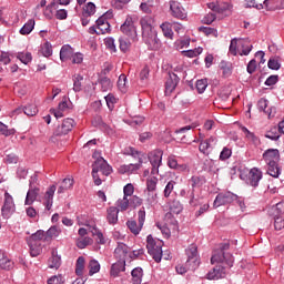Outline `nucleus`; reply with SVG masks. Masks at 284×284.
I'll return each instance as SVG.
<instances>
[{
    "instance_id": "29",
    "label": "nucleus",
    "mask_w": 284,
    "mask_h": 284,
    "mask_svg": "<svg viewBox=\"0 0 284 284\" xmlns=\"http://www.w3.org/2000/svg\"><path fill=\"white\" fill-rule=\"evenodd\" d=\"M131 283L133 284H141L143 283V268L142 267H135L131 271Z\"/></svg>"
},
{
    "instance_id": "16",
    "label": "nucleus",
    "mask_w": 284,
    "mask_h": 284,
    "mask_svg": "<svg viewBox=\"0 0 284 284\" xmlns=\"http://www.w3.org/2000/svg\"><path fill=\"white\" fill-rule=\"evenodd\" d=\"M97 168L98 172H102L104 176H110L112 174V168L108 164V161L103 158H98L92 165V169Z\"/></svg>"
},
{
    "instance_id": "64",
    "label": "nucleus",
    "mask_w": 284,
    "mask_h": 284,
    "mask_svg": "<svg viewBox=\"0 0 284 284\" xmlns=\"http://www.w3.org/2000/svg\"><path fill=\"white\" fill-rule=\"evenodd\" d=\"M104 45L111 52H116V44L114 43V38H105Z\"/></svg>"
},
{
    "instance_id": "52",
    "label": "nucleus",
    "mask_w": 284,
    "mask_h": 284,
    "mask_svg": "<svg viewBox=\"0 0 284 284\" xmlns=\"http://www.w3.org/2000/svg\"><path fill=\"white\" fill-rule=\"evenodd\" d=\"M118 88L120 92H128V77L125 74H121L118 80Z\"/></svg>"
},
{
    "instance_id": "44",
    "label": "nucleus",
    "mask_w": 284,
    "mask_h": 284,
    "mask_svg": "<svg viewBox=\"0 0 284 284\" xmlns=\"http://www.w3.org/2000/svg\"><path fill=\"white\" fill-rule=\"evenodd\" d=\"M241 130L245 134L248 141H252V143H254L255 145H258V143H261V141L258 140V136H256V134H254L253 132L248 131L247 128L242 126Z\"/></svg>"
},
{
    "instance_id": "6",
    "label": "nucleus",
    "mask_w": 284,
    "mask_h": 284,
    "mask_svg": "<svg viewBox=\"0 0 284 284\" xmlns=\"http://www.w3.org/2000/svg\"><path fill=\"white\" fill-rule=\"evenodd\" d=\"M185 254L187 256L186 265L192 270H196L201 263L199 261V246H196V244L189 245L185 250Z\"/></svg>"
},
{
    "instance_id": "41",
    "label": "nucleus",
    "mask_w": 284,
    "mask_h": 284,
    "mask_svg": "<svg viewBox=\"0 0 284 284\" xmlns=\"http://www.w3.org/2000/svg\"><path fill=\"white\" fill-rule=\"evenodd\" d=\"M267 174H270V176H273V179H278V176H281V168H278V163L267 164Z\"/></svg>"
},
{
    "instance_id": "26",
    "label": "nucleus",
    "mask_w": 284,
    "mask_h": 284,
    "mask_svg": "<svg viewBox=\"0 0 284 284\" xmlns=\"http://www.w3.org/2000/svg\"><path fill=\"white\" fill-rule=\"evenodd\" d=\"M121 272H125V260H118L112 264L110 274L113 278H116Z\"/></svg>"
},
{
    "instance_id": "8",
    "label": "nucleus",
    "mask_w": 284,
    "mask_h": 284,
    "mask_svg": "<svg viewBox=\"0 0 284 284\" xmlns=\"http://www.w3.org/2000/svg\"><path fill=\"white\" fill-rule=\"evenodd\" d=\"M149 161L152 165L151 174L156 176V174H159V168H161V164L163 163V151H152L149 154Z\"/></svg>"
},
{
    "instance_id": "21",
    "label": "nucleus",
    "mask_w": 284,
    "mask_h": 284,
    "mask_svg": "<svg viewBox=\"0 0 284 284\" xmlns=\"http://www.w3.org/2000/svg\"><path fill=\"white\" fill-rule=\"evenodd\" d=\"M54 192H57V185H51L47 192H45V195H44V206H45V210L50 211L52 210V205L54 203Z\"/></svg>"
},
{
    "instance_id": "7",
    "label": "nucleus",
    "mask_w": 284,
    "mask_h": 284,
    "mask_svg": "<svg viewBox=\"0 0 284 284\" xmlns=\"http://www.w3.org/2000/svg\"><path fill=\"white\" fill-rule=\"evenodd\" d=\"M17 211V206L14 205V199L11 196L10 193H4V201L1 207V214L3 219H10L12 213Z\"/></svg>"
},
{
    "instance_id": "40",
    "label": "nucleus",
    "mask_w": 284,
    "mask_h": 284,
    "mask_svg": "<svg viewBox=\"0 0 284 284\" xmlns=\"http://www.w3.org/2000/svg\"><path fill=\"white\" fill-rule=\"evenodd\" d=\"M170 212L173 214H181L183 212V204H181V201L173 200L169 203Z\"/></svg>"
},
{
    "instance_id": "55",
    "label": "nucleus",
    "mask_w": 284,
    "mask_h": 284,
    "mask_svg": "<svg viewBox=\"0 0 284 284\" xmlns=\"http://www.w3.org/2000/svg\"><path fill=\"white\" fill-rule=\"evenodd\" d=\"M203 53V48L199 47L195 48L194 50H186V51H182V54H184V57H187L189 59H194V57H199V54Z\"/></svg>"
},
{
    "instance_id": "15",
    "label": "nucleus",
    "mask_w": 284,
    "mask_h": 284,
    "mask_svg": "<svg viewBox=\"0 0 284 284\" xmlns=\"http://www.w3.org/2000/svg\"><path fill=\"white\" fill-rule=\"evenodd\" d=\"M263 179V171H261L258 168H253L248 172V181L247 184L252 187H258V183H261V180Z\"/></svg>"
},
{
    "instance_id": "38",
    "label": "nucleus",
    "mask_w": 284,
    "mask_h": 284,
    "mask_svg": "<svg viewBox=\"0 0 284 284\" xmlns=\"http://www.w3.org/2000/svg\"><path fill=\"white\" fill-rule=\"evenodd\" d=\"M101 272V264L97 260H91L89 262V276H94Z\"/></svg>"
},
{
    "instance_id": "28",
    "label": "nucleus",
    "mask_w": 284,
    "mask_h": 284,
    "mask_svg": "<svg viewBox=\"0 0 284 284\" xmlns=\"http://www.w3.org/2000/svg\"><path fill=\"white\" fill-rule=\"evenodd\" d=\"M179 75L175 73H169V79L165 83L166 92H174V90H176V85H179Z\"/></svg>"
},
{
    "instance_id": "19",
    "label": "nucleus",
    "mask_w": 284,
    "mask_h": 284,
    "mask_svg": "<svg viewBox=\"0 0 284 284\" xmlns=\"http://www.w3.org/2000/svg\"><path fill=\"white\" fill-rule=\"evenodd\" d=\"M168 165L171 170H175L176 172H190L187 164H179V160H176L174 155L169 156Z\"/></svg>"
},
{
    "instance_id": "32",
    "label": "nucleus",
    "mask_w": 284,
    "mask_h": 284,
    "mask_svg": "<svg viewBox=\"0 0 284 284\" xmlns=\"http://www.w3.org/2000/svg\"><path fill=\"white\" fill-rule=\"evenodd\" d=\"M115 207L118 212H128L130 210V200L129 197L123 196L115 202Z\"/></svg>"
},
{
    "instance_id": "53",
    "label": "nucleus",
    "mask_w": 284,
    "mask_h": 284,
    "mask_svg": "<svg viewBox=\"0 0 284 284\" xmlns=\"http://www.w3.org/2000/svg\"><path fill=\"white\" fill-rule=\"evenodd\" d=\"M97 12V6L93 2H89L84 8L82 12V17H92Z\"/></svg>"
},
{
    "instance_id": "18",
    "label": "nucleus",
    "mask_w": 284,
    "mask_h": 284,
    "mask_svg": "<svg viewBox=\"0 0 284 284\" xmlns=\"http://www.w3.org/2000/svg\"><path fill=\"white\" fill-rule=\"evenodd\" d=\"M190 183H191V187H192V191L190 192V195H189V203L190 205H192L193 207L196 206L195 202H194V190H196V187H201V185H203V179L199 178V176H192L190 179Z\"/></svg>"
},
{
    "instance_id": "23",
    "label": "nucleus",
    "mask_w": 284,
    "mask_h": 284,
    "mask_svg": "<svg viewBox=\"0 0 284 284\" xmlns=\"http://www.w3.org/2000/svg\"><path fill=\"white\" fill-rule=\"evenodd\" d=\"M129 252L130 247H128L125 243H118V246L114 250V256L118 258V261H125Z\"/></svg>"
},
{
    "instance_id": "36",
    "label": "nucleus",
    "mask_w": 284,
    "mask_h": 284,
    "mask_svg": "<svg viewBox=\"0 0 284 284\" xmlns=\"http://www.w3.org/2000/svg\"><path fill=\"white\" fill-rule=\"evenodd\" d=\"M27 243L29 245L31 256L37 257L41 254V243L32 241H27Z\"/></svg>"
},
{
    "instance_id": "61",
    "label": "nucleus",
    "mask_w": 284,
    "mask_h": 284,
    "mask_svg": "<svg viewBox=\"0 0 284 284\" xmlns=\"http://www.w3.org/2000/svg\"><path fill=\"white\" fill-rule=\"evenodd\" d=\"M195 87L199 94H203L207 90V79L197 80Z\"/></svg>"
},
{
    "instance_id": "10",
    "label": "nucleus",
    "mask_w": 284,
    "mask_h": 284,
    "mask_svg": "<svg viewBox=\"0 0 284 284\" xmlns=\"http://www.w3.org/2000/svg\"><path fill=\"white\" fill-rule=\"evenodd\" d=\"M170 10L174 19H185L187 17V12H185V8H183L181 2L179 1L171 0Z\"/></svg>"
},
{
    "instance_id": "30",
    "label": "nucleus",
    "mask_w": 284,
    "mask_h": 284,
    "mask_svg": "<svg viewBox=\"0 0 284 284\" xmlns=\"http://www.w3.org/2000/svg\"><path fill=\"white\" fill-rule=\"evenodd\" d=\"M239 45L242 48V52H240L241 57H247L252 52L253 47L248 39H239Z\"/></svg>"
},
{
    "instance_id": "39",
    "label": "nucleus",
    "mask_w": 284,
    "mask_h": 284,
    "mask_svg": "<svg viewBox=\"0 0 284 284\" xmlns=\"http://www.w3.org/2000/svg\"><path fill=\"white\" fill-rule=\"evenodd\" d=\"M34 26H36V22H34V19H30L28 20L23 27L20 29V34H30V32H32L34 30Z\"/></svg>"
},
{
    "instance_id": "1",
    "label": "nucleus",
    "mask_w": 284,
    "mask_h": 284,
    "mask_svg": "<svg viewBox=\"0 0 284 284\" xmlns=\"http://www.w3.org/2000/svg\"><path fill=\"white\" fill-rule=\"evenodd\" d=\"M143 42L149 47V50H159L161 40H159L156 30H154V18L145 16L140 19Z\"/></svg>"
},
{
    "instance_id": "63",
    "label": "nucleus",
    "mask_w": 284,
    "mask_h": 284,
    "mask_svg": "<svg viewBox=\"0 0 284 284\" xmlns=\"http://www.w3.org/2000/svg\"><path fill=\"white\" fill-rule=\"evenodd\" d=\"M81 81H83V77L81 74L74 75V79H73L74 92H81Z\"/></svg>"
},
{
    "instance_id": "51",
    "label": "nucleus",
    "mask_w": 284,
    "mask_h": 284,
    "mask_svg": "<svg viewBox=\"0 0 284 284\" xmlns=\"http://www.w3.org/2000/svg\"><path fill=\"white\" fill-rule=\"evenodd\" d=\"M41 54L44 55L47 59L52 57L53 51H52V43L50 42H45L41 45V50H40Z\"/></svg>"
},
{
    "instance_id": "60",
    "label": "nucleus",
    "mask_w": 284,
    "mask_h": 284,
    "mask_svg": "<svg viewBox=\"0 0 284 284\" xmlns=\"http://www.w3.org/2000/svg\"><path fill=\"white\" fill-rule=\"evenodd\" d=\"M119 43L121 52H128L132 47V42H130V40H128L126 38H120Z\"/></svg>"
},
{
    "instance_id": "17",
    "label": "nucleus",
    "mask_w": 284,
    "mask_h": 284,
    "mask_svg": "<svg viewBox=\"0 0 284 284\" xmlns=\"http://www.w3.org/2000/svg\"><path fill=\"white\" fill-rule=\"evenodd\" d=\"M124 154L126 156H132V159H136L138 163H145V161H148V155H145V153L138 151L132 146L124 149Z\"/></svg>"
},
{
    "instance_id": "4",
    "label": "nucleus",
    "mask_w": 284,
    "mask_h": 284,
    "mask_svg": "<svg viewBox=\"0 0 284 284\" xmlns=\"http://www.w3.org/2000/svg\"><path fill=\"white\" fill-rule=\"evenodd\" d=\"M235 201H239V195L226 191L219 193L214 200L213 207H221L223 205H230L234 203Z\"/></svg>"
},
{
    "instance_id": "20",
    "label": "nucleus",
    "mask_w": 284,
    "mask_h": 284,
    "mask_svg": "<svg viewBox=\"0 0 284 284\" xmlns=\"http://www.w3.org/2000/svg\"><path fill=\"white\" fill-rule=\"evenodd\" d=\"M143 166V163L138 162L135 164H122L119 166L118 172L119 174H134V172H138V170H141Z\"/></svg>"
},
{
    "instance_id": "42",
    "label": "nucleus",
    "mask_w": 284,
    "mask_h": 284,
    "mask_svg": "<svg viewBox=\"0 0 284 284\" xmlns=\"http://www.w3.org/2000/svg\"><path fill=\"white\" fill-rule=\"evenodd\" d=\"M83 270H85V257L80 256L78 257L77 264H75L77 276H83Z\"/></svg>"
},
{
    "instance_id": "3",
    "label": "nucleus",
    "mask_w": 284,
    "mask_h": 284,
    "mask_svg": "<svg viewBox=\"0 0 284 284\" xmlns=\"http://www.w3.org/2000/svg\"><path fill=\"white\" fill-rule=\"evenodd\" d=\"M122 33L129 37L131 41H139V33L136 32V26L132 17L128 16L124 23L120 27Z\"/></svg>"
},
{
    "instance_id": "49",
    "label": "nucleus",
    "mask_w": 284,
    "mask_h": 284,
    "mask_svg": "<svg viewBox=\"0 0 284 284\" xmlns=\"http://www.w3.org/2000/svg\"><path fill=\"white\" fill-rule=\"evenodd\" d=\"M146 203L149 205H156V203H159V194H156V191H146Z\"/></svg>"
},
{
    "instance_id": "13",
    "label": "nucleus",
    "mask_w": 284,
    "mask_h": 284,
    "mask_svg": "<svg viewBox=\"0 0 284 284\" xmlns=\"http://www.w3.org/2000/svg\"><path fill=\"white\" fill-rule=\"evenodd\" d=\"M263 159L266 165H273L281 161V153L278 152V149H268L263 153Z\"/></svg>"
},
{
    "instance_id": "5",
    "label": "nucleus",
    "mask_w": 284,
    "mask_h": 284,
    "mask_svg": "<svg viewBox=\"0 0 284 284\" xmlns=\"http://www.w3.org/2000/svg\"><path fill=\"white\" fill-rule=\"evenodd\" d=\"M212 265L216 263H223L224 265H227V267H232L234 265V256H232L231 253L227 252H221L219 250L214 251L212 257H211Z\"/></svg>"
},
{
    "instance_id": "47",
    "label": "nucleus",
    "mask_w": 284,
    "mask_h": 284,
    "mask_svg": "<svg viewBox=\"0 0 284 284\" xmlns=\"http://www.w3.org/2000/svg\"><path fill=\"white\" fill-rule=\"evenodd\" d=\"M159 184V179L156 176H151L146 180V192H156V185Z\"/></svg>"
},
{
    "instance_id": "2",
    "label": "nucleus",
    "mask_w": 284,
    "mask_h": 284,
    "mask_svg": "<svg viewBox=\"0 0 284 284\" xmlns=\"http://www.w3.org/2000/svg\"><path fill=\"white\" fill-rule=\"evenodd\" d=\"M146 250L155 261V263H161V258H163V241L160 239H154L152 235H148L146 237Z\"/></svg>"
},
{
    "instance_id": "45",
    "label": "nucleus",
    "mask_w": 284,
    "mask_h": 284,
    "mask_svg": "<svg viewBox=\"0 0 284 284\" xmlns=\"http://www.w3.org/2000/svg\"><path fill=\"white\" fill-rule=\"evenodd\" d=\"M257 109L260 110V112H265L266 114H268V116H272V110H274V112L276 111L275 108L270 109L271 111H266L267 110V100L265 98H262L258 100Z\"/></svg>"
},
{
    "instance_id": "33",
    "label": "nucleus",
    "mask_w": 284,
    "mask_h": 284,
    "mask_svg": "<svg viewBox=\"0 0 284 284\" xmlns=\"http://www.w3.org/2000/svg\"><path fill=\"white\" fill-rule=\"evenodd\" d=\"M37 196H39V189L30 187L27 192L24 204L32 205L37 201Z\"/></svg>"
},
{
    "instance_id": "58",
    "label": "nucleus",
    "mask_w": 284,
    "mask_h": 284,
    "mask_svg": "<svg viewBox=\"0 0 284 284\" xmlns=\"http://www.w3.org/2000/svg\"><path fill=\"white\" fill-rule=\"evenodd\" d=\"M14 92L21 99L22 97H26V94H28V87L21 83H17L14 85Z\"/></svg>"
},
{
    "instance_id": "62",
    "label": "nucleus",
    "mask_w": 284,
    "mask_h": 284,
    "mask_svg": "<svg viewBox=\"0 0 284 284\" xmlns=\"http://www.w3.org/2000/svg\"><path fill=\"white\" fill-rule=\"evenodd\" d=\"M45 234L49 239H57L59 234H61V229L58 226H51Z\"/></svg>"
},
{
    "instance_id": "37",
    "label": "nucleus",
    "mask_w": 284,
    "mask_h": 284,
    "mask_svg": "<svg viewBox=\"0 0 284 284\" xmlns=\"http://www.w3.org/2000/svg\"><path fill=\"white\" fill-rule=\"evenodd\" d=\"M160 28L166 39H174V31H172V24L170 22L162 23Z\"/></svg>"
},
{
    "instance_id": "48",
    "label": "nucleus",
    "mask_w": 284,
    "mask_h": 284,
    "mask_svg": "<svg viewBox=\"0 0 284 284\" xmlns=\"http://www.w3.org/2000/svg\"><path fill=\"white\" fill-rule=\"evenodd\" d=\"M43 239H45V231L39 230L36 233H33L31 236L27 237V241L39 243V241H43Z\"/></svg>"
},
{
    "instance_id": "35",
    "label": "nucleus",
    "mask_w": 284,
    "mask_h": 284,
    "mask_svg": "<svg viewBox=\"0 0 284 284\" xmlns=\"http://www.w3.org/2000/svg\"><path fill=\"white\" fill-rule=\"evenodd\" d=\"M220 70H222V74L225 79H227V77H232V63L231 62L222 60L220 62Z\"/></svg>"
},
{
    "instance_id": "9",
    "label": "nucleus",
    "mask_w": 284,
    "mask_h": 284,
    "mask_svg": "<svg viewBox=\"0 0 284 284\" xmlns=\"http://www.w3.org/2000/svg\"><path fill=\"white\" fill-rule=\"evenodd\" d=\"M74 125H77V122H74V119L67 118L62 121L60 125H58L55 130V134L58 136H62L63 134H68L69 132H72Z\"/></svg>"
},
{
    "instance_id": "46",
    "label": "nucleus",
    "mask_w": 284,
    "mask_h": 284,
    "mask_svg": "<svg viewBox=\"0 0 284 284\" xmlns=\"http://www.w3.org/2000/svg\"><path fill=\"white\" fill-rule=\"evenodd\" d=\"M17 59L21 61L24 65H28V63H32V53L26 51V52H19L17 54Z\"/></svg>"
},
{
    "instance_id": "59",
    "label": "nucleus",
    "mask_w": 284,
    "mask_h": 284,
    "mask_svg": "<svg viewBox=\"0 0 284 284\" xmlns=\"http://www.w3.org/2000/svg\"><path fill=\"white\" fill-rule=\"evenodd\" d=\"M141 205H143V200L141 197L136 195H131V197H129V207L136 209Z\"/></svg>"
},
{
    "instance_id": "57",
    "label": "nucleus",
    "mask_w": 284,
    "mask_h": 284,
    "mask_svg": "<svg viewBox=\"0 0 284 284\" xmlns=\"http://www.w3.org/2000/svg\"><path fill=\"white\" fill-rule=\"evenodd\" d=\"M65 283V276L63 274L53 275L48 278L47 284H63Z\"/></svg>"
},
{
    "instance_id": "12",
    "label": "nucleus",
    "mask_w": 284,
    "mask_h": 284,
    "mask_svg": "<svg viewBox=\"0 0 284 284\" xmlns=\"http://www.w3.org/2000/svg\"><path fill=\"white\" fill-rule=\"evenodd\" d=\"M207 8L217 14H223V12L232 10V3L220 0L209 3Z\"/></svg>"
},
{
    "instance_id": "43",
    "label": "nucleus",
    "mask_w": 284,
    "mask_h": 284,
    "mask_svg": "<svg viewBox=\"0 0 284 284\" xmlns=\"http://www.w3.org/2000/svg\"><path fill=\"white\" fill-rule=\"evenodd\" d=\"M265 138L270 139L271 141H278V139H281L278 128L272 126L271 130L266 132Z\"/></svg>"
},
{
    "instance_id": "34",
    "label": "nucleus",
    "mask_w": 284,
    "mask_h": 284,
    "mask_svg": "<svg viewBox=\"0 0 284 284\" xmlns=\"http://www.w3.org/2000/svg\"><path fill=\"white\" fill-rule=\"evenodd\" d=\"M126 226L130 232L134 234V236H139V234H141V230H143V225H141L140 223L138 224L134 220H129L126 222Z\"/></svg>"
},
{
    "instance_id": "27",
    "label": "nucleus",
    "mask_w": 284,
    "mask_h": 284,
    "mask_svg": "<svg viewBox=\"0 0 284 284\" xmlns=\"http://www.w3.org/2000/svg\"><path fill=\"white\" fill-rule=\"evenodd\" d=\"M49 267L50 270H59L61 267V255L57 250H52L51 257L49 258Z\"/></svg>"
},
{
    "instance_id": "56",
    "label": "nucleus",
    "mask_w": 284,
    "mask_h": 284,
    "mask_svg": "<svg viewBox=\"0 0 284 284\" xmlns=\"http://www.w3.org/2000/svg\"><path fill=\"white\" fill-rule=\"evenodd\" d=\"M17 130L14 129H8V125H6L3 122H0V134L2 136H12L14 135Z\"/></svg>"
},
{
    "instance_id": "11",
    "label": "nucleus",
    "mask_w": 284,
    "mask_h": 284,
    "mask_svg": "<svg viewBox=\"0 0 284 284\" xmlns=\"http://www.w3.org/2000/svg\"><path fill=\"white\" fill-rule=\"evenodd\" d=\"M197 143H200L199 150L202 152V154H210V150L216 145V138L211 136L204 140L203 136L200 135Z\"/></svg>"
},
{
    "instance_id": "14",
    "label": "nucleus",
    "mask_w": 284,
    "mask_h": 284,
    "mask_svg": "<svg viewBox=\"0 0 284 284\" xmlns=\"http://www.w3.org/2000/svg\"><path fill=\"white\" fill-rule=\"evenodd\" d=\"M274 227L275 230H283L284 227V211L283 203H277L274 213Z\"/></svg>"
},
{
    "instance_id": "22",
    "label": "nucleus",
    "mask_w": 284,
    "mask_h": 284,
    "mask_svg": "<svg viewBox=\"0 0 284 284\" xmlns=\"http://www.w3.org/2000/svg\"><path fill=\"white\" fill-rule=\"evenodd\" d=\"M209 281H219V278H225V267L215 266L212 271L206 274Z\"/></svg>"
},
{
    "instance_id": "50",
    "label": "nucleus",
    "mask_w": 284,
    "mask_h": 284,
    "mask_svg": "<svg viewBox=\"0 0 284 284\" xmlns=\"http://www.w3.org/2000/svg\"><path fill=\"white\" fill-rule=\"evenodd\" d=\"M23 112L27 116H37L39 114V108H37V104L31 103L23 108Z\"/></svg>"
},
{
    "instance_id": "54",
    "label": "nucleus",
    "mask_w": 284,
    "mask_h": 284,
    "mask_svg": "<svg viewBox=\"0 0 284 284\" xmlns=\"http://www.w3.org/2000/svg\"><path fill=\"white\" fill-rule=\"evenodd\" d=\"M174 185H176V182L174 180L168 182L163 191L164 199H170L172 192H174Z\"/></svg>"
},
{
    "instance_id": "24",
    "label": "nucleus",
    "mask_w": 284,
    "mask_h": 284,
    "mask_svg": "<svg viewBox=\"0 0 284 284\" xmlns=\"http://www.w3.org/2000/svg\"><path fill=\"white\" fill-rule=\"evenodd\" d=\"M74 54V48L70 44H64L60 49V61L62 63H65V61H70L72 59V55Z\"/></svg>"
},
{
    "instance_id": "25",
    "label": "nucleus",
    "mask_w": 284,
    "mask_h": 284,
    "mask_svg": "<svg viewBox=\"0 0 284 284\" xmlns=\"http://www.w3.org/2000/svg\"><path fill=\"white\" fill-rule=\"evenodd\" d=\"M119 210L116 209V206H110L106 210V221L109 223V225H116V223H119Z\"/></svg>"
},
{
    "instance_id": "31",
    "label": "nucleus",
    "mask_w": 284,
    "mask_h": 284,
    "mask_svg": "<svg viewBox=\"0 0 284 284\" xmlns=\"http://www.w3.org/2000/svg\"><path fill=\"white\" fill-rule=\"evenodd\" d=\"M73 186H74V179L67 178L62 180V183L58 189V194H63L64 192H68V190H72Z\"/></svg>"
}]
</instances>
